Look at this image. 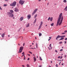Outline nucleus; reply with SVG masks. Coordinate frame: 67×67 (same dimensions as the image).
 <instances>
[{
	"label": "nucleus",
	"instance_id": "nucleus-2",
	"mask_svg": "<svg viewBox=\"0 0 67 67\" xmlns=\"http://www.w3.org/2000/svg\"><path fill=\"white\" fill-rule=\"evenodd\" d=\"M16 2H14L13 3L10 4V5L12 7H15L16 5Z\"/></svg>",
	"mask_w": 67,
	"mask_h": 67
},
{
	"label": "nucleus",
	"instance_id": "nucleus-5",
	"mask_svg": "<svg viewBox=\"0 0 67 67\" xmlns=\"http://www.w3.org/2000/svg\"><path fill=\"white\" fill-rule=\"evenodd\" d=\"M23 47H20V49L19 50V53H21L22 52V51L23 50Z\"/></svg>",
	"mask_w": 67,
	"mask_h": 67
},
{
	"label": "nucleus",
	"instance_id": "nucleus-28",
	"mask_svg": "<svg viewBox=\"0 0 67 67\" xmlns=\"http://www.w3.org/2000/svg\"><path fill=\"white\" fill-rule=\"evenodd\" d=\"M50 19H51V17H49V18L48 19V21H49V20H50Z\"/></svg>",
	"mask_w": 67,
	"mask_h": 67
},
{
	"label": "nucleus",
	"instance_id": "nucleus-6",
	"mask_svg": "<svg viewBox=\"0 0 67 67\" xmlns=\"http://www.w3.org/2000/svg\"><path fill=\"white\" fill-rule=\"evenodd\" d=\"M63 17H62L61 18V19L60 21V23L59 24V25L60 26L61 24H62V21H63Z\"/></svg>",
	"mask_w": 67,
	"mask_h": 67
},
{
	"label": "nucleus",
	"instance_id": "nucleus-40",
	"mask_svg": "<svg viewBox=\"0 0 67 67\" xmlns=\"http://www.w3.org/2000/svg\"><path fill=\"white\" fill-rule=\"evenodd\" d=\"M24 59L25 60V56H24Z\"/></svg>",
	"mask_w": 67,
	"mask_h": 67
},
{
	"label": "nucleus",
	"instance_id": "nucleus-11",
	"mask_svg": "<svg viewBox=\"0 0 67 67\" xmlns=\"http://www.w3.org/2000/svg\"><path fill=\"white\" fill-rule=\"evenodd\" d=\"M34 62H36V58L34 56Z\"/></svg>",
	"mask_w": 67,
	"mask_h": 67
},
{
	"label": "nucleus",
	"instance_id": "nucleus-22",
	"mask_svg": "<svg viewBox=\"0 0 67 67\" xmlns=\"http://www.w3.org/2000/svg\"><path fill=\"white\" fill-rule=\"evenodd\" d=\"M2 37H4V34H2Z\"/></svg>",
	"mask_w": 67,
	"mask_h": 67
},
{
	"label": "nucleus",
	"instance_id": "nucleus-32",
	"mask_svg": "<svg viewBox=\"0 0 67 67\" xmlns=\"http://www.w3.org/2000/svg\"><path fill=\"white\" fill-rule=\"evenodd\" d=\"M36 46L37 48V43H36Z\"/></svg>",
	"mask_w": 67,
	"mask_h": 67
},
{
	"label": "nucleus",
	"instance_id": "nucleus-62",
	"mask_svg": "<svg viewBox=\"0 0 67 67\" xmlns=\"http://www.w3.org/2000/svg\"><path fill=\"white\" fill-rule=\"evenodd\" d=\"M39 1H41L42 0H38Z\"/></svg>",
	"mask_w": 67,
	"mask_h": 67
},
{
	"label": "nucleus",
	"instance_id": "nucleus-24",
	"mask_svg": "<svg viewBox=\"0 0 67 67\" xmlns=\"http://www.w3.org/2000/svg\"><path fill=\"white\" fill-rule=\"evenodd\" d=\"M35 12H34V11L33 12V13H32V15H34V14H35Z\"/></svg>",
	"mask_w": 67,
	"mask_h": 67
},
{
	"label": "nucleus",
	"instance_id": "nucleus-38",
	"mask_svg": "<svg viewBox=\"0 0 67 67\" xmlns=\"http://www.w3.org/2000/svg\"><path fill=\"white\" fill-rule=\"evenodd\" d=\"M0 10H2V9L1 8V7L0 6Z\"/></svg>",
	"mask_w": 67,
	"mask_h": 67
},
{
	"label": "nucleus",
	"instance_id": "nucleus-19",
	"mask_svg": "<svg viewBox=\"0 0 67 67\" xmlns=\"http://www.w3.org/2000/svg\"><path fill=\"white\" fill-rule=\"evenodd\" d=\"M10 12L11 13H13V10H10Z\"/></svg>",
	"mask_w": 67,
	"mask_h": 67
},
{
	"label": "nucleus",
	"instance_id": "nucleus-13",
	"mask_svg": "<svg viewBox=\"0 0 67 67\" xmlns=\"http://www.w3.org/2000/svg\"><path fill=\"white\" fill-rule=\"evenodd\" d=\"M64 11H67V6L65 7V8L64 9Z\"/></svg>",
	"mask_w": 67,
	"mask_h": 67
},
{
	"label": "nucleus",
	"instance_id": "nucleus-63",
	"mask_svg": "<svg viewBox=\"0 0 67 67\" xmlns=\"http://www.w3.org/2000/svg\"><path fill=\"white\" fill-rule=\"evenodd\" d=\"M49 67H51V66H50V65L49 66Z\"/></svg>",
	"mask_w": 67,
	"mask_h": 67
},
{
	"label": "nucleus",
	"instance_id": "nucleus-46",
	"mask_svg": "<svg viewBox=\"0 0 67 67\" xmlns=\"http://www.w3.org/2000/svg\"><path fill=\"white\" fill-rule=\"evenodd\" d=\"M39 67H42V66L41 65H40L39 66Z\"/></svg>",
	"mask_w": 67,
	"mask_h": 67
},
{
	"label": "nucleus",
	"instance_id": "nucleus-23",
	"mask_svg": "<svg viewBox=\"0 0 67 67\" xmlns=\"http://www.w3.org/2000/svg\"><path fill=\"white\" fill-rule=\"evenodd\" d=\"M39 36H41V35H42V34L41 33H39Z\"/></svg>",
	"mask_w": 67,
	"mask_h": 67
},
{
	"label": "nucleus",
	"instance_id": "nucleus-53",
	"mask_svg": "<svg viewBox=\"0 0 67 67\" xmlns=\"http://www.w3.org/2000/svg\"><path fill=\"white\" fill-rule=\"evenodd\" d=\"M49 39H51V38L52 37H49Z\"/></svg>",
	"mask_w": 67,
	"mask_h": 67
},
{
	"label": "nucleus",
	"instance_id": "nucleus-57",
	"mask_svg": "<svg viewBox=\"0 0 67 67\" xmlns=\"http://www.w3.org/2000/svg\"><path fill=\"white\" fill-rule=\"evenodd\" d=\"M13 19H14L15 18H14V17H13Z\"/></svg>",
	"mask_w": 67,
	"mask_h": 67
},
{
	"label": "nucleus",
	"instance_id": "nucleus-55",
	"mask_svg": "<svg viewBox=\"0 0 67 67\" xmlns=\"http://www.w3.org/2000/svg\"><path fill=\"white\" fill-rule=\"evenodd\" d=\"M18 45H19V46H20V44L19 43L18 44Z\"/></svg>",
	"mask_w": 67,
	"mask_h": 67
},
{
	"label": "nucleus",
	"instance_id": "nucleus-39",
	"mask_svg": "<svg viewBox=\"0 0 67 67\" xmlns=\"http://www.w3.org/2000/svg\"><path fill=\"white\" fill-rule=\"evenodd\" d=\"M64 32H65V33H67V30H65L64 31Z\"/></svg>",
	"mask_w": 67,
	"mask_h": 67
},
{
	"label": "nucleus",
	"instance_id": "nucleus-50",
	"mask_svg": "<svg viewBox=\"0 0 67 67\" xmlns=\"http://www.w3.org/2000/svg\"><path fill=\"white\" fill-rule=\"evenodd\" d=\"M2 30V28H0V30Z\"/></svg>",
	"mask_w": 67,
	"mask_h": 67
},
{
	"label": "nucleus",
	"instance_id": "nucleus-31",
	"mask_svg": "<svg viewBox=\"0 0 67 67\" xmlns=\"http://www.w3.org/2000/svg\"><path fill=\"white\" fill-rule=\"evenodd\" d=\"M37 14L35 15V18H36V16H37Z\"/></svg>",
	"mask_w": 67,
	"mask_h": 67
},
{
	"label": "nucleus",
	"instance_id": "nucleus-18",
	"mask_svg": "<svg viewBox=\"0 0 67 67\" xmlns=\"http://www.w3.org/2000/svg\"><path fill=\"white\" fill-rule=\"evenodd\" d=\"M63 2H64V3H66V2H67V1L66 0H64Z\"/></svg>",
	"mask_w": 67,
	"mask_h": 67
},
{
	"label": "nucleus",
	"instance_id": "nucleus-45",
	"mask_svg": "<svg viewBox=\"0 0 67 67\" xmlns=\"http://www.w3.org/2000/svg\"><path fill=\"white\" fill-rule=\"evenodd\" d=\"M58 58H60V56H59L58 57Z\"/></svg>",
	"mask_w": 67,
	"mask_h": 67
},
{
	"label": "nucleus",
	"instance_id": "nucleus-17",
	"mask_svg": "<svg viewBox=\"0 0 67 67\" xmlns=\"http://www.w3.org/2000/svg\"><path fill=\"white\" fill-rule=\"evenodd\" d=\"M41 27H42V26H41L40 25V26H39L38 30H40V29L41 28Z\"/></svg>",
	"mask_w": 67,
	"mask_h": 67
},
{
	"label": "nucleus",
	"instance_id": "nucleus-15",
	"mask_svg": "<svg viewBox=\"0 0 67 67\" xmlns=\"http://www.w3.org/2000/svg\"><path fill=\"white\" fill-rule=\"evenodd\" d=\"M38 10V9H36L34 11V12H35V13H36V11H37Z\"/></svg>",
	"mask_w": 67,
	"mask_h": 67
},
{
	"label": "nucleus",
	"instance_id": "nucleus-29",
	"mask_svg": "<svg viewBox=\"0 0 67 67\" xmlns=\"http://www.w3.org/2000/svg\"><path fill=\"white\" fill-rule=\"evenodd\" d=\"M61 37H65V36H61Z\"/></svg>",
	"mask_w": 67,
	"mask_h": 67
},
{
	"label": "nucleus",
	"instance_id": "nucleus-36",
	"mask_svg": "<svg viewBox=\"0 0 67 67\" xmlns=\"http://www.w3.org/2000/svg\"><path fill=\"white\" fill-rule=\"evenodd\" d=\"M29 53H30V54H32V52H30V51H29Z\"/></svg>",
	"mask_w": 67,
	"mask_h": 67
},
{
	"label": "nucleus",
	"instance_id": "nucleus-30",
	"mask_svg": "<svg viewBox=\"0 0 67 67\" xmlns=\"http://www.w3.org/2000/svg\"><path fill=\"white\" fill-rule=\"evenodd\" d=\"M51 45H52V44H50L49 46V47H52V46Z\"/></svg>",
	"mask_w": 67,
	"mask_h": 67
},
{
	"label": "nucleus",
	"instance_id": "nucleus-59",
	"mask_svg": "<svg viewBox=\"0 0 67 67\" xmlns=\"http://www.w3.org/2000/svg\"><path fill=\"white\" fill-rule=\"evenodd\" d=\"M50 40H51V39H49L48 40V41H49Z\"/></svg>",
	"mask_w": 67,
	"mask_h": 67
},
{
	"label": "nucleus",
	"instance_id": "nucleus-21",
	"mask_svg": "<svg viewBox=\"0 0 67 67\" xmlns=\"http://www.w3.org/2000/svg\"><path fill=\"white\" fill-rule=\"evenodd\" d=\"M61 38H60V40H62L64 39V38H62V37H61Z\"/></svg>",
	"mask_w": 67,
	"mask_h": 67
},
{
	"label": "nucleus",
	"instance_id": "nucleus-12",
	"mask_svg": "<svg viewBox=\"0 0 67 67\" xmlns=\"http://www.w3.org/2000/svg\"><path fill=\"white\" fill-rule=\"evenodd\" d=\"M26 27H29L30 26V24L29 23H28L26 25Z\"/></svg>",
	"mask_w": 67,
	"mask_h": 67
},
{
	"label": "nucleus",
	"instance_id": "nucleus-51",
	"mask_svg": "<svg viewBox=\"0 0 67 67\" xmlns=\"http://www.w3.org/2000/svg\"><path fill=\"white\" fill-rule=\"evenodd\" d=\"M67 40V38H66L65 39V40Z\"/></svg>",
	"mask_w": 67,
	"mask_h": 67
},
{
	"label": "nucleus",
	"instance_id": "nucleus-47",
	"mask_svg": "<svg viewBox=\"0 0 67 67\" xmlns=\"http://www.w3.org/2000/svg\"><path fill=\"white\" fill-rule=\"evenodd\" d=\"M27 60H30V58H28L27 59Z\"/></svg>",
	"mask_w": 67,
	"mask_h": 67
},
{
	"label": "nucleus",
	"instance_id": "nucleus-44",
	"mask_svg": "<svg viewBox=\"0 0 67 67\" xmlns=\"http://www.w3.org/2000/svg\"><path fill=\"white\" fill-rule=\"evenodd\" d=\"M56 67H58V65H57V64H56Z\"/></svg>",
	"mask_w": 67,
	"mask_h": 67
},
{
	"label": "nucleus",
	"instance_id": "nucleus-60",
	"mask_svg": "<svg viewBox=\"0 0 67 67\" xmlns=\"http://www.w3.org/2000/svg\"><path fill=\"white\" fill-rule=\"evenodd\" d=\"M66 57V55H65V57Z\"/></svg>",
	"mask_w": 67,
	"mask_h": 67
},
{
	"label": "nucleus",
	"instance_id": "nucleus-27",
	"mask_svg": "<svg viewBox=\"0 0 67 67\" xmlns=\"http://www.w3.org/2000/svg\"><path fill=\"white\" fill-rule=\"evenodd\" d=\"M7 6V4H4L3 5L4 7H6V6Z\"/></svg>",
	"mask_w": 67,
	"mask_h": 67
},
{
	"label": "nucleus",
	"instance_id": "nucleus-8",
	"mask_svg": "<svg viewBox=\"0 0 67 67\" xmlns=\"http://www.w3.org/2000/svg\"><path fill=\"white\" fill-rule=\"evenodd\" d=\"M61 38V36L58 35L57 37V38H56V40H58L57 39H58V38Z\"/></svg>",
	"mask_w": 67,
	"mask_h": 67
},
{
	"label": "nucleus",
	"instance_id": "nucleus-20",
	"mask_svg": "<svg viewBox=\"0 0 67 67\" xmlns=\"http://www.w3.org/2000/svg\"><path fill=\"white\" fill-rule=\"evenodd\" d=\"M53 20V18L52 17L50 18V21L51 22H52Z\"/></svg>",
	"mask_w": 67,
	"mask_h": 67
},
{
	"label": "nucleus",
	"instance_id": "nucleus-61",
	"mask_svg": "<svg viewBox=\"0 0 67 67\" xmlns=\"http://www.w3.org/2000/svg\"><path fill=\"white\" fill-rule=\"evenodd\" d=\"M35 38L36 40V39L37 38H36V37H35Z\"/></svg>",
	"mask_w": 67,
	"mask_h": 67
},
{
	"label": "nucleus",
	"instance_id": "nucleus-26",
	"mask_svg": "<svg viewBox=\"0 0 67 67\" xmlns=\"http://www.w3.org/2000/svg\"><path fill=\"white\" fill-rule=\"evenodd\" d=\"M26 66H27V67H30V65H29L27 64L26 65Z\"/></svg>",
	"mask_w": 67,
	"mask_h": 67
},
{
	"label": "nucleus",
	"instance_id": "nucleus-7",
	"mask_svg": "<svg viewBox=\"0 0 67 67\" xmlns=\"http://www.w3.org/2000/svg\"><path fill=\"white\" fill-rule=\"evenodd\" d=\"M14 11L15 12H18L19 11V10L18 9V8L16 7L15 8Z\"/></svg>",
	"mask_w": 67,
	"mask_h": 67
},
{
	"label": "nucleus",
	"instance_id": "nucleus-58",
	"mask_svg": "<svg viewBox=\"0 0 67 67\" xmlns=\"http://www.w3.org/2000/svg\"><path fill=\"white\" fill-rule=\"evenodd\" d=\"M61 63V62H60V63H59V65H60V64Z\"/></svg>",
	"mask_w": 67,
	"mask_h": 67
},
{
	"label": "nucleus",
	"instance_id": "nucleus-43",
	"mask_svg": "<svg viewBox=\"0 0 67 67\" xmlns=\"http://www.w3.org/2000/svg\"><path fill=\"white\" fill-rule=\"evenodd\" d=\"M55 52H56V53H57V52H58L57 51V50H55Z\"/></svg>",
	"mask_w": 67,
	"mask_h": 67
},
{
	"label": "nucleus",
	"instance_id": "nucleus-25",
	"mask_svg": "<svg viewBox=\"0 0 67 67\" xmlns=\"http://www.w3.org/2000/svg\"><path fill=\"white\" fill-rule=\"evenodd\" d=\"M51 26H54V23H53L51 24Z\"/></svg>",
	"mask_w": 67,
	"mask_h": 67
},
{
	"label": "nucleus",
	"instance_id": "nucleus-10",
	"mask_svg": "<svg viewBox=\"0 0 67 67\" xmlns=\"http://www.w3.org/2000/svg\"><path fill=\"white\" fill-rule=\"evenodd\" d=\"M24 18L23 17H21L20 18V21H22L23 20V19Z\"/></svg>",
	"mask_w": 67,
	"mask_h": 67
},
{
	"label": "nucleus",
	"instance_id": "nucleus-33",
	"mask_svg": "<svg viewBox=\"0 0 67 67\" xmlns=\"http://www.w3.org/2000/svg\"><path fill=\"white\" fill-rule=\"evenodd\" d=\"M22 54L23 55H24V52H23L22 53Z\"/></svg>",
	"mask_w": 67,
	"mask_h": 67
},
{
	"label": "nucleus",
	"instance_id": "nucleus-4",
	"mask_svg": "<svg viewBox=\"0 0 67 67\" xmlns=\"http://www.w3.org/2000/svg\"><path fill=\"white\" fill-rule=\"evenodd\" d=\"M8 13L9 17H11V18H12V17H13V16H14V15H13V14L10 12H8Z\"/></svg>",
	"mask_w": 67,
	"mask_h": 67
},
{
	"label": "nucleus",
	"instance_id": "nucleus-64",
	"mask_svg": "<svg viewBox=\"0 0 67 67\" xmlns=\"http://www.w3.org/2000/svg\"><path fill=\"white\" fill-rule=\"evenodd\" d=\"M28 55H29V56H30V54H27Z\"/></svg>",
	"mask_w": 67,
	"mask_h": 67
},
{
	"label": "nucleus",
	"instance_id": "nucleus-42",
	"mask_svg": "<svg viewBox=\"0 0 67 67\" xmlns=\"http://www.w3.org/2000/svg\"><path fill=\"white\" fill-rule=\"evenodd\" d=\"M22 67H25V66H24V65H22Z\"/></svg>",
	"mask_w": 67,
	"mask_h": 67
},
{
	"label": "nucleus",
	"instance_id": "nucleus-1",
	"mask_svg": "<svg viewBox=\"0 0 67 67\" xmlns=\"http://www.w3.org/2000/svg\"><path fill=\"white\" fill-rule=\"evenodd\" d=\"M62 13H61L59 15V16L58 17L57 22V23L56 25V26H58V25H59V22H60V19H61V18H62Z\"/></svg>",
	"mask_w": 67,
	"mask_h": 67
},
{
	"label": "nucleus",
	"instance_id": "nucleus-34",
	"mask_svg": "<svg viewBox=\"0 0 67 67\" xmlns=\"http://www.w3.org/2000/svg\"><path fill=\"white\" fill-rule=\"evenodd\" d=\"M40 60H42V59L41 57H40Z\"/></svg>",
	"mask_w": 67,
	"mask_h": 67
},
{
	"label": "nucleus",
	"instance_id": "nucleus-49",
	"mask_svg": "<svg viewBox=\"0 0 67 67\" xmlns=\"http://www.w3.org/2000/svg\"><path fill=\"white\" fill-rule=\"evenodd\" d=\"M64 42L65 43V44H66V41H64Z\"/></svg>",
	"mask_w": 67,
	"mask_h": 67
},
{
	"label": "nucleus",
	"instance_id": "nucleus-9",
	"mask_svg": "<svg viewBox=\"0 0 67 67\" xmlns=\"http://www.w3.org/2000/svg\"><path fill=\"white\" fill-rule=\"evenodd\" d=\"M31 15H29L28 16H27V18L28 20H29V19H30V18H31Z\"/></svg>",
	"mask_w": 67,
	"mask_h": 67
},
{
	"label": "nucleus",
	"instance_id": "nucleus-52",
	"mask_svg": "<svg viewBox=\"0 0 67 67\" xmlns=\"http://www.w3.org/2000/svg\"><path fill=\"white\" fill-rule=\"evenodd\" d=\"M24 56V55H22V56H21V57H23V56Z\"/></svg>",
	"mask_w": 67,
	"mask_h": 67
},
{
	"label": "nucleus",
	"instance_id": "nucleus-56",
	"mask_svg": "<svg viewBox=\"0 0 67 67\" xmlns=\"http://www.w3.org/2000/svg\"><path fill=\"white\" fill-rule=\"evenodd\" d=\"M62 57H61L60 58V59H62Z\"/></svg>",
	"mask_w": 67,
	"mask_h": 67
},
{
	"label": "nucleus",
	"instance_id": "nucleus-41",
	"mask_svg": "<svg viewBox=\"0 0 67 67\" xmlns=\"http://www.w3.org/2000/svg\"><path fill=\"white\" fill-rule=\"evenodd\" d=\"M65 33H62V34L63 35V34H65Z\"/></svg>",
	"mask_w": 67,
	"mask_h": 67
},
{
	"label": "nucleus",
	"instance_id": "nucleus-16",
	"mask_svg": "<svg viewBox=\"0 0 67 67\" xmlns=\"http://www.w3.org/2000/svg\"><path fill=\"white\" fill-rule=\"evenodd\" d=\"M36 21V18L35 20V21L34 22V24L35 23Z\"/></svg>",
	"mask_w": 67,
	"mask_h": 67
},
{
	"label": "nucleus",
	"instance_id": "nucleus-48",
	"mask_svg": "<svg viewBox=\"0 0 67 67\" xmlns=\"http://www.w3.org/2000/svg\"><path fill=\"white\" fill-rule=\"evenodd\" d=\"M48 48L49 50H51V49H50V48H49V47H48Z\"/></svg>",
	"mask_w": 67,
	"mask_h": 67
},
{
	"label": "nucleus",
	"instance_id": "nucleus-14",
	"mask_svg": "<svg viewBox=\"0 0 67 67\" xmlns=\"http://www.w3.org/2000/svg\"><path fill=\"white\" fill-rule=\"evenodd\" d=\"M42 24H43V21H42L40 23V25H41V26H42Z\"/></svg>",
	"mask_w": 67,
	"mask_h": 67
},
{
	"label": "nucleus",
	"instance_id": "nucleus-3",
	"mask_svg": "<svg viewBox=\"0 0 67 67\" xmlns=\"http://www.w3.org/2000/svg\"><path fill=\"white\" fill-rule=\"evenodd\" d=\"M24 2H25L24 1L20 0L19 1V3L20 4H21V5H22L24 4Z\"/></svg>",
	"mask_w": 67,
	"mask_h": 67
},
{
	"label": "nucleus",
	"instance_id": "nucleus-35",
	"mask_svg": "<svg viewBox=\"0 0 67 67\" xmlns=\"http://www.w3.org/2000/svg\"><path fill=\"white\" fill-rule=\"evenodd\" d=\"M63 51V49H61L60 50V51L61 52H62V51Z\"/></svg>",
	"mask_w": 67,
	"mask_h": 67
},
{
	"label": "nucleus",
	"instance_id": "nucleus-54",
	"mask_svg": "<svg viewBox=\"0 0 67 67\" xmlns=\"http://www.w3.org/2000/svg\"><path fill=\"white\" fill-rule=\"evenodd\" d=\"M30 48H30H32V49H34V48Z\"/></svg>",
	"mask_w": 67,
	"mask_h": 67
},
{
	"label": "nucleus",
	"instance_id": "nucleus-37",
	"mask_svg": "<svg viewBox=\"0 0 67 67\" xmlns=\"http://www.w3.org/2000/svg\"><path fill=\"white\" fill-rule=\"evenodd\" d=\"M63 43L62 42H60L59 43V44H62V43Z\"/></svg>",
	"mask_w": 67,
	"mask_h": 67
}]
</instances>
